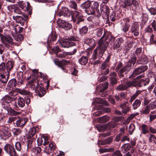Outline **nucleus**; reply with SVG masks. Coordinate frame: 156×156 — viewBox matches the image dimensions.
Segmentation results:
<instances>
[{
    "label": "nucleus",
    "instance_id": "f257e3e1",
    "mask_svg": "<svg viewBox=\"0 0 156 156\" xmlns=\"http://www.w3.org/2000/svg\"><path fill=\"white\" fill-rule=\"evenodd\" d=\"M0 36L1 41V43H0V54L2 55L5 49L11 50L14 43L11 37L5 36L2 34H0Z\"/></svg>",
    "mask_w": 156,
    "mask_h": 156
},
{
    "label": "nucleus",
    "instance_id": "f03ea898",
    "mask_svg": "<svg viewBox=\"0 0 156 156\" xmlns=\"http://www.w3.org/2000/svg\"><path fill=\"white\" fill-rule=\"evenodd\" d=\"M31 87L38 94L39 96L41 97L46 93V91L43 88L42 85H41L39 84L38 80L37 79H33L29 82Z\"/></svg>",
    "mask_w": 156,
    "mask_h": 156
},
{
    "label": "nucleus",
    "instance_id": "7ed1b4c3",
    "mask_svg": "<svg viewBox=\"0 0 156 156\" xmlns=\"http://www.w3.org/2000/svg\"><path fill=\"white\" fill-rule=\"evenodd\" d=\"M128 103V101H127L123 103H120L119 107L122 109L121 111L115 110L114 111L115 114L121 115H123V114H124V115H126L129 112L130 108V107L129 105H127Z\"/></svg>",
    "mask_w": 156,
    "mask_h": 156
},
{
    "label": "nucleus",
    "instance_id": "20e7f679",
    "mask_svg": "<svg viewBox=\"0 0 156 156\" xmlns=\"http://www.w3.org/2000/svg\"><path fill=\"white\" fill-rule=\"evenodd\" d=\"M0 136L1 138L5 140L11 136V133L8 126H1L0 127Z\"/></svg>",
    "mask_w": 156,
    "mask_h": 156
},
{
    "label": "nucleus",
    "instance_id": "39448f33",
    "mask_svg": "<svg viewBox=\"0 0 156 156\" xmlns=\"http://www.w3.org/2000/svg\"><path fill=\"white\" fill-rule=\"evenodd\" d=\"M7 9L10 12L14 13L16 15H20L24 13L20 6L16 4L8 5Z\"/></svg>",
    "mask_w": 156,
    "mask_h": 156
},
{
    "label": "nucleus",
    "instance_id": "423d86ee",
    "mask_svg": "<svg viewBox=\"0 0 156 156\" xmlns=\"http://www.w3.org/2000/svg\"><path fill=\"white\" fill-rule=\"evenodd\" d=\"M140 26L137 22H135L132 23L129 32L132 33L134 36H138L140 34Z\"/></svg>",
    "mask_w": 156,
    "mask_h": 156
},
{
    "label": "nucleus",
    "instance_id": "0eeeda50",
    "mask_svg": "<svg viewBox=\"0 0 156 156\" xmlns=\"http://www.w3.org/2000/svg\"><path fill=\"white\" fill-rule=\"evenodd\" d=\"M124 41L122 37L117 38L115 41L113 48L117 52L120 51L122 49V44L124 43Z\"/></svg>",
    "mask_w": 156,
    "mask_h": 156
},
{
    "label": "nucleus",
    "instance_id": "6e6552de",
    "mask_svg": "<svg viewBox=\"0 0 156 156\" xmlns=\"http://www.w3.org/2000/svg\"><path fill=\"white\" fill-rule=\"evenodd\" d=\"M57 23L59 28H63L66 30H70L72 27L70 23L60 19L58 20Z\"/></svg>",
    "mask_w": 156,
    "mask_h": 156
},
{
    "label": "nucleus",
    "instance_id": "1a4fd4ad",
    "mask_svg": "<svg viewBox=\"0 0 156 156\" xmlns=\"http://www.w3.org/2000/svg\"><path fill=\"white\" fill-rule=\"evenodd\" d=\"M148 67L146 65L141 66L140 67L136 68L133 73L129 77V78H132L136 76L144 73L147 70Z\"/></svg>",
    "mask_w": 156,
    "mask_h": 156
},
{
    "label": "nucleus",
    "instance_id": "9d476101",
    "mask_svg": "<svg viewBox=\"0 0 156 156\" xmlns=\"http://www.w3.org/2000/svg\"><path fill=\"white\" fill-rule=\"evenodd\" d=\"M109 42V40L106 38H105L102 37L100 39L98 42V47L100 49L105 51L108 44Z\"/></svg>",
    "mask_w": 156,
    "mask_h": 156
},
{
    "label": "nucleus",
    "instance_id": "9b49d317",
    "mask_svg": "<svg viewBox=\"0 0 156 156\" xmlns=\"http://www.w3.org/2000/svg\"><path fill=\"white\" fill-rule=\"evenodd\" d=\"M12 18L16 22L23 25L27 19V16L23 13L20 15L13 16Z\"/></svg>",
    "mask_w": 156,
    "mask_h": 156
},
{
    "label": "nucleus",
    "instance_id": "f8f14e48",
    "mask_svg": "<svg viewBox=\"0 0 156 156\" xmlns=\"http://www.w3.org/2000/svg\"><path fill=\"white\" fill-rule=\"evenodd\" d=\"M30 102V98L28 96L24 98L20 97L17 99V105L20 108H23L25 105V103L29 104Z\"/></svg>",
    "mask_w": 156,
    "mask_h": 156
},
{
    "label": "nucleus",
    "instance_id": "ddd939ff",
    "mask_svg": "<svg viewBox=\"0 0 156 156\" xmlns=\"http://www.w3.org/2000/svg\"><path fill=\"white\" fill-rule=\"evenodd\" d=\"M124 21V23L123 22H121V30L123 33H126L129 30L130 27L129 24L128 23L130 22V19L128 18H125L123 19Z\"/></svg>",
    "mask_w": 156,
    "mask_h": 156
},
{
    "label": "nucleus",
    "instance_id": "4468645a",
    "mask_svg": "<svg viewBox=\"0 0 156 156\" xmlns=\"http://www.w3.org/2000/svg\"><path fill=\"white\" fill-rule=\"evenodd\" d=\"M4 150L10 156H17V154L14 147L10 144H6L4 147Z\"/></svg>",
    "mask_w": 156,
    "mask_h": 156
},
{
    "label": "nucleus",
    "instance_id": "2eb2a0df",
    "mask_svg": "<svg viewBox=\"0 0 156 156\" xmlns=\"http://www.w3.org/2000/svg\"><path fill=\"white\" fill-rule=\"evenodd\" d=\"M105 51L97 47L94 51L92 58L95 60L97 58L98 56V57L99 59L101 58Z\"/></svg>",
    "mask_w": 156,
    "mask_h": 156
},
{
    "label": "nucleus",
    "instance_id": "dca6fc26",
    "mask_svg": "<svg viewBox=\"0 0 156 156\" xmlns=\"http://www.w3.org/2000/svg\"><path fill=\"white\" fill-rule=\"evenodd\" d=\"M17 85V82L16 79L13 78L10 80L8 82L6 88L7 91H9L15 87Z\"/></svg>",
    "mask_w": 156,
    "mask_h": 156
},
{
    "label": "nucleus",
    "instance_id": "f3484780",
    "mask_svg": "<svg viewBox=\"0 0 156 156\" xmlns=\"http://www.w3.org/2000/svg\"><path fill=\"white\" fill-rule=\"evenodd\" d=\"M18 6H20L21 9L23 10H27V12L29 11L28 13L30 15H31L32 12L31 11L32 9H31V6L29 3H27V6L26 3L23 2H20L18 3Z\"/></svg>",
    "mask_w": 156,
    "mask_h": 156
},
{
    "label": "nucleus",
    "instance_id": "a211bd4d",
    "mask_svg": "<svg viewBox=\"0 0 156 156\" xmlns=\"http://www.w3.org/2000/svg\"><path fill=\"white\" fill-rule=\"evenodd\" d=\"M91 2L90 1H87L83 2L80 5V11L82 13H85L90 7Z\"/></svg>",
    "mask_w": 156,
    "mask_h": 156
},
{
    "label": "nucleus",
    "instance_id": "6ab92c4d",
    "mask_svg": "<svg viewBox=\"0 0 156 156\" xmlns=\"http://www.w3.org/2000/svg\"><path fill=\"white\" fill-rule=\"evenodd\" d=\"M127 94L124 92H121L118 95L114 96V97L117 102L121 101L122 100H126Z\"/></svg>",
    "mask_w": 156,
    "mask_h": 156
},
{
    "label": "nucleus",
    "instance_id": "aec40b11",
    "mask_svg": "<svg viewBox=\"0 0 156 156\" xmlns=\"http://www.w3.org/2000/svg\"><path fill=\"white\" fill-rule=\"evenodd\" d=\"M60 43L62 47L65 48H68L76 45V44L75 43L69 41H66L62 40L60 41Z\"/></svg>",
    "mask_w": 156,
    "mask_h": 156
},
{
    "label": "nucleus",
    "instance_id": "412c9836",
    "mask_svg": "<svg viewBox=\"0 0 156 156\" xmlns=\"http://www.w3.org/2000/svg\"><path fill=\"white\" fill-rule=\"evenodd\" d=\"M28 121V119L26 118H20L16 121V125L18 127H23L25 126Z\"/></svg>",
    "mask_w": 156,
    "mask_h": 156
},
{
    "label": "nucleus",
    "instance_id": "4be33fe9",
    "mask_svg": "<svg viewBox=\"0 0 156 156\" xmlns=\"http://www.w3.org/2000/svg\"><path fill=\"white\" fill-rule=\"evenodd\" d=\"M55 148V146L53 144L50 143L48 145V146H45L44 148V152L47 154H49L54 150Z\"/></svg>",
    "mask_w": 156,
    "mask_h": 156
},
{
    "label": "nucleus",
    "instance_id": "5701e85b",
    "mask_svg": "<svg viewBox=\"0 0 156 156\" xmlns=\"http://www.w3.org/2000/svg\"><path fill=\"white\" fill-rule=\"evenodd\" d=\"M113 141V138L112 136H110L105 139L104 140H99L98 142V144L100 145H105L109 144Z\"/></svg>",
    "mask_w": 156,
    "mask_h": 156
},
{
    "label": "nucleus",
    "instance_id": "b1692460",
    "mask_svg": "<svg viewBox=\"0 0 156 156\" xmlns=\"http://www.w3.org/2000/svg\"><path fill=\"white\" fill-rule=\"evenodd\" d=\"M39 130V128L37 127H34L30 128L27 134L28 139H31L34 136L35 133Z\"/></svg>",
    "mask_w": 156,
    "mask_h": 156
},
{
    "label": "nucleus",
    "instance_id": "393cba45",
    "mask_svg": "<svg viewBox=\"0 0 156 156\" xmlns=\"http://www.w3.org/2000/svg\"><path fill=\"white\" fill-rule=\"evenodd\" d=\"M129 70V67L128 66H125L122 68L118 73V76L120 77H123L124 74H126L127 71Z\"/></svg>",
    "mask_w": 156,
    "mask_h": 156
},
{
    "label": "nucleus",
    "instance_id": "a878e982",
    "mask_svg": "<svg viewBox=\"0 0 156 156\" xmlns=\"http://www.w3.org/2000/svg\"><path fill=\"white\" fill-rule=\"evenodd\" d=\"M57 37V34L55 33H52L48 37L47 44L48 47H50L51 43L52 41H55Z\"/></svg>",
    "mask_w": 156,
    "mask_h": 156
},
{
    "label": "nucleus",
    "instance_id": "bb28decb",
    "mask_svg": "<svg viewBox=\"0 0 156 156\" xmlns=\"http://www.w3.org/2000/svg\"><path fill=\"white\" fill-rule=\"evenodd\" d=\"M150 80L149 79H143L140 80L137 83V86L139 87H141L144 86L149 84Z\"/></svg>",
    "mask_w": 156,
    "mask_h": 156
},
{
    "label": "nucleus",
    "instance_id": "cd10ccee",
    "mask_svg": "<svg viewBox=\"0 0 156 156\" xmlns=\"http://www.w3.org/2000/svg\"><path fill=\"white\" fill-rule=\"evenodd\" d=\"M16 98L12 97L9 95H5L2 99V101L7 104H9L12 101H14Z\"/></svg>",
    "mask_w": 156,
    "mask_h": 156
},
{
    "label": "nucleus",
    "instance_id": "c85d7f7f",
    "mask_svg": "<svg viewBox=\"0 0 156 156\" xmlns=\"http://www.w3.org/2000/svg\"><path fill=\"white\" fill-rule=\"evenodd\" d=\"M84 42L91 47L94 48L95 45V41L92 38H86L84 40Z\"/></svg>",
    "mask_w": 156,
    "mask_h": 156
},
{
    "label": "nucleus",
    "instance_id": "c756f323",
    "mask_svg": "<svg viewBox=\"0 0 156 156\" xmlns=\"http://www.w3.org/2000/svg\"><path fill=\"white\" fill-rule=\"evenodd\" d=\"M109 66L108 65V64H105L103 63L101 67V69L102 70H105V71L102 72V74L104 75H106L108 74L109 72Z\"/></svg>",
    "mask_w": 156,
    "mask_h": 156
},
{
    "label": "nucleus",
    "instance_id": "7c9ffc66",
    "mask_svg": "<svg viewBox=\"0 0 156 156\" xmlns=\"http://www.w3.org/2000/svg\"><path fill=\"white\" fill-rule=\"evenodd\" d=\"M144 35L148 37H150V41L151 43L154 44L156 45V38L153 33H144Z\"/></svg>",
    "mask_w": 156,
    "mask_h": 156
},
{
    "label": "nucleus",
    "instance_id": "2f4dec72",
    "mask_svg": "<svg viewBox=\"0 0 156 156\" xmlns=\"http://www.w3.org/2000/svg\"><path fill=\"white\" fill-rule=\"evenodd\" d=\"M125 85L127 89L132 87H135L137 86V81L134 79L132 81H128L126 82Z\"/></svg>",
    "mask_w": 156,
    "mask_h": 156
},
{
    "label": "nucleus",
    "instance_id": "473e14b6",
    "mask_svg": "<svg viewBox=\"0 0 156 156\" xmlns=\"http://www.w3.org/2000/svg\"><path fill=\"white\" fill-rule=\"evenodd\" d=\"M137 62L140 64H145L148 62L147 56L145 55H142L140 57H139L137 61Z\"/></svg>",
    "mask_w": 156,
    "mask_h": 156
},
{
    "label": "nucleus",
    "instance_id": "72a5a7b5",
    "mask_svg": "<svg viewBox=\"0 0 156 156\" xmlns=\"http://www.w3.org/2000/svg\"><path fill=\"white\" fill-rule=\"evenodd\" d=\"M99 4L97 2H94L91 6V8L94 10V11L97 14L95 15L99 16L101 15L98 9Z\"/></svg>",
    "mask_w": 156,
    "mask_h": 156
},
{
    "label": "nucleus",
    "instance_id": "f704fd0d",
    "mask_svg": "<svg viewBox=\"0 0 156 156\" xmlns=\"http://www.w3.org/2000/svg\"><path fill=\"white\" fill-rule=\"evenodd\" d=\"M142 91L139 90H136L134 94L130 96V99L129 101V102L131 103L136 98L138 95H139L142 92Z\"/></svg>",
    "mask_w": 156,
    "mask_h": 156
},
{
    "label": "nucleus",
    "instance_id": "c9c22d12",
    "mask_svg": "<svg viewBox=\"0 0 156 156\" xmlns=\"http://www.w3.org/2000/svg\"><path fill=\"white\" fill-rule=\"evenodd\" d=\"M136 58L135 55L134 54L131 55L128 61L129 63L130 64V66L132 65L133 66H134L136 62Z\"/></svg>",
    "mask_w": 156,
    "mask_h": 156
},
{
    "label": "nucleus",
    "instance_id": "e433bc0d",
    "mask_svg": "<svg viewBox=\"0 0 156 156\" xmlns=\"http://www.w3.org/2000/svg\"><path fill=\"white\" fill-rule=\"evenodd\" d=\"M14 64L13 62L9 61L6 64V70L9 73L10 71L13 67Z\"/></svg>",
    "mask_w": 156,
    "mask_h": 156
},
{
    "label": "nucleus",
    "instance_id": "4c0bfd02",
    "mask_svg": "<svg viewBox=\"0 0 156 156\" xmlns=\"http://www.w3.org/2000/svg\"><path fill=\"white\" fill-rule=\"evenodd\" d=\"M141 104V101L140 99H136L132 105L133 108L134 110L137 109L140 106Z\"/></svg>",
    "mask_w": 156,
    "mask_h": 156
},
{
    "label": "nucleus",
    "instance_id": "58836bf2",
    "mask_svg": "<svg viewBox=\"0 0 156 156\" xmlns=\"http://www.w3.org/2000/svg\"><path fill=\"white\" fill-rule=\"evenodd\" d=\"M141 133L144 134L148 133H149V129H148V126L143 124L141 126Z\"/></svg>",
    "mask_w": 156,
    "mask_h": 156
},
{
    "label": "nucleus",
    "instance_id": "ea45409f",
    "mask_svg": "<svg viewBox=\"0 0 156 156\" xmlns=\"http://www.w3.org/2000/svg\"><path fill=\"white\" fill-rule=\"evenodd\" d=\"M109 83L108 82H105L101 84L100 86L101 89L99 90V91L102 92L105 90H106L108 87Z\"/></svg>",
    "mask_w": 156,
    "mask_h": 156
},
{
    "label": "nucleus",
    "instance_id": "a19ab883",
    "mask_svg": "<svg viewBox=\"0 0 156 156\" xmlns=\"http://www.w3.org/2000/svg\"><path fill=\"white\" fill-rule=\"evenodd\" d=\"M101 11L108 14L109 13V9L108 7L105 5H101L100 8Z\"/></svg>",
    "mask_w": 156,
    "mask_h": 156
},
{
    "label": "nucleus",
    "instance_id": "79ce46f5",
    "mask_svg": "<svg viewBox=\"0 0 156 156\" xmlns=\"http://www.w3.org/2000/svg\"><path fill=\"white\" fill-rule=\"evenodd\" d=\"M69 6L70 7L75 10H78V6L76 3L73 0H71L69 2Z\"/></svg>",
    "mask_w": 156,
    "mask_h": 156
},
{
    "label": "nucleus",
    "instance_id": "37998d69",
    "mask_svg": "<svg viewBox=\"0 0 156 156\" xmlns=\"http://www.w3.org/2000/svg\"><path fill=\"white\" fill-rule=\"evenodd\" d=\"M131 147L129 144H125L122 147V151L123 153L128 151Z\"/></svg>",
    "mask_w": 156,
    "mask_h": 156
},
{
    "label": "nucleus",
    "instance_id": "c03bdc74",
    "mask_svg": "<svg viewBox=\"0 0 156 156\" xmlns=\"http://www.w3.org/2000/svg\"><path fill=\"white\" fill-rule=\"evenodd\" d=\"M88 59L87 56H82L79 59V63L82 65H85L87 62Z\"/></svg>",
    "mask_w": 156,
    "mask_h": 156
},
{
    "label": "nucleus",
    "instance_id": "a18cd8bd",
    "mask_svg": "<svg viewBox=\"0 0 156 156\" xmlns=\"http://www.w3.org/2000/svg\"><path fill=\"white\" fill-rule=\"evenodd\" d=\"M109 117L106 115H104L99 118L98 121L101 123H104L108 121Z\"/></svg>",
    "mask_w": 156,
    "mask_h": 156
},
{
    "label": "nucleus",
    "instance_id": "49530a36",
    "mask_svg": "<svg viewBox=\"0 0 156 156\" xmlns=\"http://www.w3.org/2000/svg\"><path fill=\"white\" fill-rule=\"evenodd\" d=\"M95 101L98 103L102 104L105 106H108L109 105L108 102L101 98H96Z\"/></svg>",
    "mask_w": 156,
    "mask_h": 156
},
{
    "label": "nucleus",
    "instance_id": "de8ad7c7",
    "mask_svg": "<svg viewBox=\"0 0 156 156\" xmlns=\"http://www.w3.org/2000/svg\"><path fill=\"white\" fill-rule=\"evenodd\" d=\"M71 15L73 20L79 16H81L80 15V13L77 10H75L74 11H73L71 12Z\"/></svg>",
    "mask_w": 156,
    "mask_h": 156
},
{
    "label": "nucleus",
    "instance_id": "09e8293b",
    "mask_svg": "<svg viewBox=\"0 0 156 156\" xmlns=\"http://www.w3.org/2000/svg\"><path fill=\"white\" fill-rule=\"evenodd\" d=\"M23 27H20L18 25H15L12 29L13 31H14L15 33H19L22 32L23 31Z\"/></svg>",
    "mask_w": 156,
    "mask_h": 156
},
{
    "label": "nucleus",
    "instance_id": "8fccbe9b",
    "mask_svg": "<svg viewBox=\"0 0 156 156\" xmlns=\"http://www.w3.org/2000/svg\"><path fill=\"white\" fill-rule=\"evenodd\" d=\"M18 93L24 95H30V93L28 91H27L24 89H21L18 88Z\"/></svg>",
    "mask_w": 156,
    "mask_h": 156
},
{
    "label": "nucleus",
    "instance_id": "3c124183",
    "mask_svg": "<svg viewBox=\"0 0 156 156\" xmlns=\"http://www.w3.org/2000/svg\"><path fill=\"white\" fill-rule=\"evenodd\" d=\"M9 92V94L10 96L15 97L18 94V88H16L11 90Z\"/></svg>",
    "mask_w": 156,
    "mask_h": 156
},
{
    "label": "nucleus",
    "instance_id": "603ef678",
    "mask_svg": "<svg viewBox=\"0 0 156 156\" xmlns=\"http://www.w3.org/2000/svg\"><path fill=\"white\" fill-rule=\"evenodd\" d=\"M1 106L2 108L6 110L7 112H9L10 110H11V107L8 105V104L2 101Z\"/></svg>",
    "mask_w": 156,
    "mask_h": 156
},
{
    "label": "nucleus",
    "instance_id": "864d4df0",
    "mask_svg": "<svg viewBox=\"0 0 156 156\" xmlns=\"http://www.w3.org/2000/svg\"><path fill=\"white\" fill-rule=\"evenodd\" d=\"M70 15L69 10L68 8H64L62 10V15H64V16H69Z\"/></svg>",
    "mask_w": 156,
    "mask_h": 156
},
{
    "label": "nucleus",
    "instance_id": "5fc2aeb1",
    "mask_svg": "<svg viewBox=\"0 0 156 156\" xmlns=\"http://www.w3.org/2000/svg\"><path fill=\"white\" fill-rule=\"evenodd\" d=\"M116 90L119 91H123L127 90L125 84H121L118 86L116 88Z\"/></svg>",
    "mask_w": 156,
    "mask_h": 156
},
{
    "label": "nucleus",
    "instance_id": "6e6d98bb",
    "mask_svg": "<svg viewBox=\"0 0 156 156\" xmlns=\"http://www.w3.org/2000/svg\"><path fill=\"white\" fill-rule=\"evenodd\" d=\"M151 109V108L148 105L142 110L141 114L144 115L148 114Z\"/></svg>",
    "mask_w": 156,
    "mask_h": 156
},
{
    "label": "nucleus",
    "instance_id": "4d7b16f0",
    "mask_svg": "<svg viewBox=\"0 0 156 156\" xmlns=\"http://www.w3.org/2000/svg\"><path fill=\"white\" fill-rule=\"evenodd\" d=\"M73 21L75 23V24L79 25L80 22L84 21L83 16H79L78 18H76V20H73Z\"/></svg>",
    "mask_w": 156,
    "mask_h": 156
},
{
    "label": "nucleus",
    "instance_id": "13d9d810",
    "mask_svg": "<svg viewBox=\"0 0 156 156\" xmlns=\"http://www.w3.org/2000/svg\"><path fill=\"white\" fill-rule=\"evenodd\" d=\"M20 114V112L14 111V110L12 109V108H11V110H10L9 112H7V114L8 115L11 116L16 115H19Z\"/></svg>",
    "mask_w": 156,
    "mask_h": 156
},
{
    "label": "nucleus",
    "instance_id": "bf43d9fd",
    "mask_svg": "<svg viewBox=\"0 0 156 156\" xmlns=\"http://www.w3.org/2000/svg\"><path fill=\"white\" fill-rule=\"evenodd\" d=\"M97 109H100L102 110L103 109V111L106 112H109L111 111V109L110 108H104L103 105H98L97 106Z\"/></svg>",
    "mask_w": 156,
    "mask_h": 156
},
{
    "label": "nucleus",
    "instance_id": "052dcab7",
    "mask_svg": "<svg viewBox=\"0 0 156 156\" xmlns=\"http://www.w3.org/2000/svg\"><path fill=\"white\" fill-rule=\"evenodd\" d=\"M88 28L86 26H84L80 29L79 32L82 35L85 34L87 32Z\"/></svg>",
    "mask_w": 156,
    "mask_h": 156
},
{
    "label": "nucleus",
    "instance_id": "680f3d73",
    "mask_svg": "<svg viewBox=\"0 0 156 156\" xmlns=\"http://www.w3.org/2000/svg\"><path fill=\"white\" fill-rule=\"evenodd\" d=\"M135 129V126L132 123L131 124L129 127V133L130 135H132Z\"/></svg>",
    "mask_w": 156,
    "mask_h": 156
},
{
    "label": "nucleus",
    "instance_id": "e2e57ef3",
    "mask_svg": "<svg viewBox=\"0 0 156 156\" xmlns=\"http://www.w3.org/2000/svg\"><path fill=\"white\" fill-rule=\"evenodd\" d=\"M35 140V139L34 138H33L32 140H29L27 141V149H29L30 148H32L33 147V141Z\"/></svg>",
    "mask_w": 156,
    "mask_h": 156
},
{
    "label": "nucleus",
    "instance_id": "0e129e2a",
    "mask_svg": "<svg viewBox=\"0 0 156 156\" xmlns=\"http://www.w3.org/2000/svg\"><path fill=\"white\" fill-rule=\"evenodd\" d=\"M85 13L89 15H92L94 14L95 15V14H97L96 12L94 11L92 8L91 7L89 8L86 11Z\"/></svg>",
    "mask_w": 156,
    "mask_h": 156
},
{
    "label": "nucleus",
    "instance_id": "69168bd1",
    "mask_svg": "<svg viewBox=\"0 0 156 156\" xmlns=\"http://www.w3.org/2000/svg\"><path fill=\"white\" fill-rule=\"evenodd\" d=\"M148 15L146 13H144L142 15V22L143 23H145L148 20Z\"/></svg>",
    "mask_w": 156,
    "mask_h": 156
},
{
    "label": "nucleus",
    "instance_id": "338daca9",
    "mask_svg": "<svg viewBox=\"0 0 156 156\" xmlns=\"http://www.w3.org/2000/svg\"><path fill=\"white\" fill-rule=\"evenodd\" d=\"M95 32L97 36L98 37H100L102 34L103 29L101 28H98L95 30Z\"/></svg>",
    "mask_w": 156,
    "mask_h": 156
},
{
    "label": "nucleus",
    "instance_id": "774afa93",
    "mask_svg": "<svg viewBox=\"0 0 156 156\" xmlns=\"http://www.w3.org/2000/svg\"><path fill=\"white\" fill-rule=\"evenodd\" d=\"M149 141L150 142H152L153 141H154L156 144V136L154 135L150 134L149 135Z\"/></svg>",
    "mask_w": 156,
    "mask_h": 156
}]
</instances>
